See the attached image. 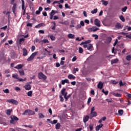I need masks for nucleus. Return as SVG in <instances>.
Instances as JSON below:
<instances>
[{
    "label": "nucleus",
    "instance_id": "nucleus-1",
    "mask_svg": "<svg viewBox=\"0 0 131 131\" xmlns=\"http://www.w3.org/2000/svg\"><path fill=\"white\" fill-rule=\"evenodd\" d=\"M35 112L30 110H26L25 111L24 113L23 114V115H34Z\"/></svg>",
    "mask_w": 131,
    "mask_h": 131
},
{
    "label": "nucleus",
    "instance_id": "nucleus-2",
    "mask_svg": "<svg viewBox=\"0 0 131 131\" xmlns=\"http://www.w3.org/2000/svg\"><path fill=\"white\" fill-rule=\"evenodd\" d=\"M21 10H23V15L24 16L26 14V8H25V2L24 0H21Z\"/></svg>",
    "mask_w": 131,
    "mask_h": 131
},
{
    "label": "nucleus",
    "instance_id": "nucleus-3",
    "mask_svg": "<svg viewBox=\"0 0 131 131\" xmlns=\"http://www.w3.org/2000/svg\"><path fill=\"white\" fill-rule=\"evenodd\" d=\"M39 79H42V80H46L48 77L43 73L40 72L38 73Z\"/></svg>",
    "mask_w": 131,
    "mask_h": 131
},
{
    "label": "nucleus",
    "instance_id": "nucleus-4",
    "mask_svg": "<svg viewBox=\"0 0 131 131\" xmlns=\"http://www.w3.org/2000/svg\"><path fill=\"white\" fill-rule=\"evenodd\" d=\"M37 52H34L32 53L31 56L27 59L28 62H30V61H32L34 59V57L37 55Z\"/></svg>",
    "mask_w": 131,
    "mask_h": 131
},
{
    "label": "nucleus",
    "instance_id": "nucleus-5",
    "mask_svg": "<svg viewBox=\"0 0 131 131\" xmlns=\"http://www.w3.org/2000/svg\"><path fill=\"white\" fill-rule=\"evenodd\" d=\"M11 120L10 121V123H15V120L16 121H18V120H19V118H18V117H17L16 116H12L11 117Z\"/></svg>",
    "mask_w": 131,
    "mask_h": 131
},
{
    "label": "nucleus",
    "instance_id": "nucleus-6",
    "mask_svg": "<svg viewBox=\"0 0 131 131\" xmlns=\"http://www.w3.org/2000/svg\"><path fill=\"white\" fill-rule=\"evenodd\" d=\"M7 102H8V103H11V104H14V105H18V101L13 99L7 100Z\"/></svg>",
    "mask_w": 131,
    "mask_h": 131
},
{
    "label": "nucleus",
    "instance_id": "nucleus-7",
    "mask_svg": "<svg viewBox=\"0 0 131 131\" xmlns=\"http://www.w3.org/2000/svg\"><path fill=\"white\" fill-rule=\"evenodd\" d=\"M57 13H58V11L56 10H52V11L50 13V19L52 20L55 14H57Z\"/></svg>",
    "mask_w": 131,
    "mask_h": 131
},
{
    "label": "nucleus",
    "instance_id": "nucleus-8",
    "mask_svg": "<svg viewBox=\"0 0 131 131\" xmlns=\"http://www.w3.org/2000/svg\"><path fill=\"white\" fill-rule=\"evenodd\" d=\"M94 24L97 26V27H101V21L98 19H95L94 20Z\"/></svg>",
    "mask_w": 131,
    "mask_h": 131
},
{
    "label": "nucleus",
    "instance_id": "nucleus-9",
    "mask_svg": "<svg viewBox=\"0 0 131 131\" xmlns=\"http://www.w3.org/2000/svg\"><path fill=\"white\" fill-rule=\"evenodd\" d=\"M61 93L62 96L64 97V96H67V94H68L67 92H66V89L63 88L61 91Z\"/></svg>",
    "mask_w": 131,
    "mask_h": 131
},
{
    "label": "nucleus",
    "instance_id": "nucleus-10",
    "mask_svg": "<svg viewBox=\"0 0 131 131\" xmlns=\"http://www.w3.org/2000/svg\"><path fill=\"white\" fill-rule=\"evenodd\" d=\"M24 67V64H19L16 67H14L15 69H17L18 70H20V69H22Z\"/></svg>",
    "mask_w": 131,
    "mask_h": 131
},
{
    "label": "nucleus",
    "instance_id": "nucleus-11",
    "mask_svg": "<svg viewBox=\"0 0 131 131\" xmlns=\"http://www.w3.org/2000/svg\"><path fill=\"white\" fill-rule=\"evenodd\" d=\"M24 88H25V90H26V91H29L30 90H31V85H30V84H26Z\"/></svg>",
    "mask_w": 131,
    "mask_h": 131
},
{
    "label": "nucleus",
    "instance_id": "nucleus-12",
    "mask_svg": "<svg viewBox=\"0 0 131 131\" xmlns=\"http://www.w3.org/2000/svg\"><path fill=\"white\" fill-rule=\"evenodd\" d=\"M104 84V83L103 82L100 81L97 85V88L98 89H100V90H102L103 89V85Z\"/></svg>",
    "mask_w": 131,
    "mask_h": 131
},
{
    "label": "nucleus",
    "instance_id": "nucleus-13",
    "mask_svg": "<svg viewBox=\"0 0 131 131\" xmlns=\"http://www.w3.org/2000/svg\"><path fill=\"white\" fill-rule=\"evenodd\" d=\"M17 9V4H13V6L12 7V12L13 13V14H15L16 13V9Z\"/></svg>",
    "mask_w": 131,
    "mask_h": 131
},
{
    "label": "nucleus",
    "instance_id": "nucleus-14",
    "mask_svg": "<svg viewBox=\"0 0 131 131\" xmlns=\"http://www.w3.org/2000/svg\"><path fill=\"white\" fill-rule=\"evenodd\" d=\"M23 56H27L28 55V52L27 51V50L26 48H24L23 49Z\"/></svg>",
    "mask_w": 131,
    "mask_h": 131
},
{
    "label": "nucleus",
    "instance_id": "nucleus-15",
    "mask_svg": "<svg viewBox=\"0 0 131 131\" xmlns=\"http://www.w3.org/2000/svg\"><path fill=\"white\" fill-rule=\"evenodd\" d=\"M97 116V112H92L90 114V117L93 118V117H96Z\"/></svg>",
    "mask_w": 131,
    "mask_h": 131
},
{
    "label": "nucleus",
    "instance_id": "nucleus-16",
    "mask_svg": "<svg viewBox=\"0 0 131 131\" xmlns=\"http://www.w3.org/2000/svg\"><path fill=\"white\" fill-rule=\"evenodd\" d=\"M43 26H46V24H45L44 23H41V24H39L37 25H36L35 26L36 28H39L40 27H42Z\"/></svg>",
    "mask_w": 131,
    "mask_h": 131
},
{
    "label": "nucleus",
    "instance_id": "nucleus-17",
    "mask_svg": "<svg viewBox=\"0 0 131 131\" xmlns=\"http://www.w3.org/2000/svg\"><path fill=\"white\" fill-rule=\"evenodd\" d=\"M89 118H90L89 116H86L84 117L83 119V122L84 123H86L87 121H89Z\"/></svg>",
    "mask_w": 131,
    "mask_h": 131
},
{
    "label": "nucleus",
    "instance_id": "nucleus-18",
    "mask_svg": "<svg viewBox=\"0 0 131 131\" xmlns=\"http://www.w3.org/2000/svg\"><path fill=\"white\" fill-rule=\"evenodd\" d=\"M68 37L69 38H71V39H73V38H75V35L74 34H72L71 33H70L68 35Z\"/></svg>",
    "mask_w": 131,
    "mask_h": 131
},
{
    "label": "nucleus",
    "instance_id": "nucleus-19",
    "mask_svg": "<svg viewBox=\"0 0 131 131\" xmlns=\"http://www.w3.org/2000/svg\"><path fill=\"white\" fill-rule=\"evenodd\" d=\"M122 27H123V26H121V24L118 23L116 24V28L117 29H122Z\"/></svg>",
    "mask_w": 131,
    "mask_h": 131
},
{
    "label": "nucleus",
    "instance_id": "nucleus-20",
    "mask_svg": "<svg viewBox=\"0 0 131 131\" xmlns=\"http://www.w3.org/2000/svg\"><path fill=\"white\" fill-rule=\"evenodd\" d=\"M112 94V95H113V96H115V97H120L122 96V95H121V94L116 93H114V92H113Z\"/></svg>",
    "mask_w": 131,
    "mask_h": 131
},
{
    "label": "nucleus",
    "instance_id": "nucleus-21",
    "mask_svg": "<svg viewBox=\"0 0 131 131\" xmlns=\"http://www.w3.org/2000/svg\"><path fill=\"white\" fill-rule=\"evenodd\" d=\"M103 124H100L99 125L97 126L96 127V130L99 131L100 130V128H101V127H103Z\"/></svg>",
    "mask_w": 131,
    "mask_h": 131
},
{
    "label": "nucleus",
    "instance_id": "nucleus-22",
    "mask_svg": "<svg viewBox=\"0 0 131 131\" xmlns=\"http://www.w3.org/2000/svg\"><path fill=\"white\" fill-rule=\"evenodd\" d=\"M65 83H69V80L68 79H64L61 80V84H65Z\"/></svg>",
    "mask_w": 131,
    "mask_h": 131
},
{
    "label": "nucleus",
    "instance_id": "nucleus-23",
    "mask_svg": "<svg viewBox=\"0 0 131 131\" xmlns=\"http://www.w3.org/2000/svg\"><path fill=\"white\" fill-rule=\"evenodd\" d=\"M68 78H69V79H75L76 77L74 75L70 74L69 75Z\"/></svg>",
    "mask_w": 131,
    "mask_h": 131
},
{
    "label": "nucleus",
    "instance_id": "nucleus-24",
    "mask_svg": "<svg viewBox=\"0 0 131 131\" xmlns=\"http://www.w3.org/2000/svg\"><path fill=\"white\" fill-rule=\"evenodd\" d=\"M11 112H12V109L7 110L6 111V113L8 116L11 115Z\"/></svg>",
    "mask_w": 131,
    "mask_h": 131
},
{
    "label": "nucleus",
    "instance_id": "nucleus-25",
    "mask_svg": "<svg viewBox=\"0 0 131 131\" xmlns=\"http://www.w3.org/2000/svg\"><path fill=\"white\" fill-rule=\"evenodd\" d=\"M12 77H13V78H15V79H19V76H18V74H12Z\"/></svg>",
    "mask_w": 131,
    "mask_h": 131
},
{
    "label": "nucleus",
    "instance_id": "nucleus-26",
    "mask_svg": "<svg viewBox=\"0 0 131 131\" xmlns=\"http://www.w3.org/2000/svg\"><path fill=\"white\" fill-rule=\"evenodd\" d=\"M118 62V59L116 58L115 59H113L111 61V63L112 64H115V63H117Z\"/></svg>",
    "mask_w": 131,
    "mask_h": 131
},
{
    "label": "nucleus",
    "instance_id": "nucleus-27",
    "mask_svg": "<svg viewBox=\"0 0 131 131\" xmlns=\"http://www.w3.org/2000/svg\"><path fill=\"white\" fill-rule=\"evenodd\" d=\"M87 49L89 50V51H92V49H93V45L89 44Z\"/></svg>",
    "mask_w": 131,
    "mask_h": 131
},
{
    "label": "nucleus",
    "instance_id": "nucleus-28",
    "mask_svg": "<svg viewBox=\"0 0 131 131\" xmlns=\"http://www.w3.org/2000/svg\"><path fill=\"white\" fill-rule=\"evenodd\" d=\"M41 42H42L43 43H49V40L47 39H45L43 40H41Z\"/></svg>",
    "mask_w": 131,
    "mask_h": 131
},
{
    "label": "nucleus",
    "instance_id": "nucleus-29",
    "mask_svg": "<svg viewBox=\"0 0 131 131\" xmlns=\"http://www.w3.org/2000/svg\"><path fill=\"white\" fill-rule=\"evenodd\" d=\"M18 72H19L20 76H23V75H24V70H19Z\"/></svg>",
    "mask_w": 131,
    "mask_h": 131
},
{
    "label": "nucleus",
    "instance_id": "nucleus-30",
    "mask_svg": "<svg viewBox=\"0 0 131 131\" xmlns=\"http://www.w3.org/2000/svg\"><path fill=\"white\" fill-rule=\"evenodd\" d=\"M72 96V94H69L68 96H64V98L66 100V101H68V99H69V98H70V97Z\"/></svg>",
    "mask_w": 131,
    "mask_h": 131
},
{
    "label": "nucleus",
    "instance_id": "nucleus-31",
    "mask_svg": "<svg viewBox=\"0 0 131 131\" xmlns=\"http://www.w3.org/2000/svg\"><path fill=\"white\" fill-rule=\"evenodd\" d=\"M48 37H50L51 40H55L56 39V37H55V36H54L53 35L48 36Z\"/></svg>",
    "mask_w": 131,
    "mask_h": 131
},
{
    "label": "nucleus",
    "instance_id": "nucleus-32",
    "mask_svg": "<svg viewBox=\"0 0 131 131\" xmlns=\"http://www.w3.org/2000/svg\"><path fill=\"white\" fill-rule=\"evenodd\" d=\"M60 126H61V125H60V123H57L55 126L56 129H60Z\"/></svg>",
    "mask_w": 131,
    "mask_h": 131
},
{
    "label": "nucleus",
    "instance_id": "nucleus-33",
    "mask_svg": "<svg viewBox=\"0 0 131 131\" xmlns=\"http://www.w3.org/2000/svg\"><path fill=\"white\" fill-rule=\"evenodd\" d=\"M98 12V9H94L93 10L91 11L92 14H97Z\"/></svg>",
    "mask_w": 131,
    "mask_h": 131
},
{
    "label": "nucleus",
    "instance_id": "nucleus-34",
    "mask_svg": "<svg viewBox=\"0 0 131 131\" xmlns=\"http://www.w3.org/2000/svg\"><path fill=\"white\" fill-rule=\"evenodd\" d=\"M126 59L127 61H130L131 60V55H129L126 57Z\"/></svg>",
    "mask_w": 131,
    "mask_h": 131
},
{
    "label": "nucleus",
    "instance_id": "nucleus-35",
    "mask_svg": "<svg viewBox=\"0 0 131 131\" xmlns=\"http://www.w3.org/2000/svg\"><path fill=\"white\" fill-rule=\"evenodd\" d=\"M79 53L80 54H82L83 53V49L81 47L79 48Z\"/></svg>",
    "mask_w": 131,
    "mask_h": 131
},
{
    "label": "nucleus",
    "instance_id": "nucleus-36",
    "mask_svg": "<svg viewBox=\"0 0 131 131\" xmlns=\"http://www.w3.org/2000/svg\"><path fill=\"white\" fill-rule=\"evenodd\" d=\"M120 19L122 21V22H124L125 21V19L124 18V17H123L122 15L120 16Z\"/></svg>",
    "mask_w": 131,
    "mask_h": 131
},
{
    "label": "nucleus",
    "instance_id": "nucleus-37",
    "mask_svg": "<svg viewBox=\"0 0 131 131\" xmlns=\"http://www.w3.org/2000/svg\"><path fill=\"white\" fill-rule=\"evenodd\" d=\"M28 97H32V91H29L27 93Z\"/></svg>",
    "mask_w": 131,
    "mask_h": 131
},
{
    "label": "nucleus",
    "instance_id": "nucleus-38",
    "mask_svg": "<svg viewBox=\"0 0 131 131\" xmlns=\"http://www.w3.org/2000/svg\"><path fill=\"white\" fill-rule=\"evenodd\" d=\"M89 128L90 129V131L93 130V129L94 128V125H93V124H91L89 125Z\"/></svg>",
    "mask_w": 131,
    "mask_h": 131
},
{
    "label": "nucleus",
    "instance_id": "nucleus-39",
    "mask_svg": "<svg viewBox=\"0 0 131 131\" xmlns=\"http://www.w3.org/2000/svg\"><path fill=\"white\" fill-rule=\"evenodd\" d=\"M38 115H39V118H45V116L42 114L39 113Z\"/></svg>",
    "mask_w": 131,
    "mask_h": 131
},
{
    "label": "nucleus",
    "instance_id": "nucleus-40",
    "mask_svg": "<svg viewBox=\"0 0 131 131\" xmlns=\"http://www.w3.org/2000/svg\"><path fill=\"white\" fill-rule=\"evenodd\" d=\"M118 113L120 115H122L123 114V110H119L118 111Z\"/></svg>",
    "mask_w": 131,
    "mask_h": 131
},
{
    "label": "nucleus",
    "instance_id": "nucleus-41",
    "mask_svg": "<svg viewBox=\"0 0 131 131\" xmlns=\"http://www.w3.org/2000/svg\"><path fill=\"white\" fill-rule=\"evenodd\" d=\"M19 81H25L26 80V78H25L24 79L18 77V79H17Z\"/></svg>",
    "mask_w": 131,
    "mask_h": 131
},
{
    "label": "nucleus",
    "instance_id": "nucleus-42",
    "mask_svg": "<svg viewBox=\"0 0 131 131\" xmlns=\"http://www.w3.org/2000/svg\"><path fill=\"white\" fill-rule=\"evenodd\" d=\"M4 93H5V94H9V93H10V91H9V89H7L5 90H3Z\"/></svg>",
    "mask_w": 131,
    "mask_h": 131
},
{
    "label": "nucleus",
    "instance_id": "nucleus-43",
    "mask_svg": "<svg viewBox=\"0 0 131 131\" xmlns=\"http://www.w3.org/2000/svg\"><path fill=\"white\" fill-rule=\"evenodd\" d=\"M92 36L93 37H95V39H98L99 38V36L97 34H93Z\"/></svg>",
    "mask_w": 131,
    "mask_h": 131
},
{
    "label": "nucleus",
    "instance_id": "nucleus-44",
    "mask_svg": "<svg viewBox=\"0 0 131 131\" xmlns=\"http://www.w3.org/2000/svg\"><path fill=\"white\" fill-rule=\"evenodd\" d=\"M35 41L36 42H38L39 43H40V42H41V40H40L39 39H38V38H36Z\"/></svg>",
    "mask_w": 131,
    "mask_h": 131
},
{
    "label": "nucleus",
    "instance_id": "nucleus-45",
    "mask_svg": "<svg viewBox=\"0 0 131 131\" xmlns=\"http://www.w3.org/2000/svg\"><path fill=\"white\" fill-rule=\"evenodd\" d=\"M97 30H99V28L96 27H93V32H95L97 31Z\"/></svg>",
    "mask_w": 131,
    "mask_h": 131
},
{
    "label": "nucleus",
    "instance_id": "nucleus-46",
    "mask_svg": "<svg viewBox=\"0 0 131 131\" xmlns=\"http://www.w3.org/2000/svg\"><path fill=\"white\" fill-rule=\"evenodd\" d=\"M102 5H103L104 6H107V5H108V1L102 2Z\"/></svg>",
    "mask_w": 131,
    "mask_h": 131
},
{
    "label": "nucleus",
    "instance_id": "nucleus-47",
    "mask_svg": "<svg viewBox=\"0 0 131 131\" xmlns=\"http://www.w3.org/2000/svg\"><path fill=\"white\" fill-rule=\"evenodd\" d=\"M62 24H64V25H69V22H68V21H65L62 23Z\"/></svg>",
    "mask_w": 131,
    "mask_h": 131
},
{
    "label": "nucleus",
    "instance_id": "nucleus-48",
    "mask_svg": "<svg viewBox=\"0 0 131 131\" xmlns=\"http://www.w3.org/2000/svg\"><path fill=\"white\" fill-rule=\"evenodd\" d=\"M88 30L89 32H92L93 31V27L92 28H90L88 29Z\"/></svg>",
    "mask_w": 131,
    "mask_h": 131
},
{
    "label": "nucleus",
    "instance_id": "nucleus-49",
    "mask_svg": "<svg viewBox=\"0 0 131 131\" xmlns=\"http://www.w3.org/2000/svg\"><path fill=\"white\" fill-rule=\"evenodd\" d=\"M79 70L78 69V68H74V73H76V72H78Z\"/></svg>",
    "mask_w": 131,
    "mask_h": 131
},
{
    "label": "nucleus",
    "instance_id": "nucleus-50",
    "mask_svg": "<svg viewBox=\"0 0 131 131\" xmlns=\"http://www.w3.org/2000/svg\"><path fill=\"white\" fill-rule=\"evenodd\" d=\"M126 10H127V7H125L122 9L123 12H126Z\"/></svg>",
    "mask_w": 131,
    "mask_h": 131
},
{
    "label": "nucleus",
    "instance_id": "nucleus-51",
    "mask_svg": "<svg viewBox=\"0 0 131 131\" xmlns=\"http://www.w3.org/2000/svg\"><path fill=\"white\" fill-rule=\"evenodd\" d=\"M124 83L123 84V83H122V81L120 80L119 82V85L120 86H122V85H124Z\"/></svg>",
    "mask_w": 131,
    "mask_h": 131
},
{
    "label": "nucleus",
    "instance_id": "nucleus-52",
    "mask_svg": "<svg viewBox=\"0 0 131 131\" xmlns=\"http://www.w3.org/2000/svg\"><path fill=\"white\" fill-rule=\"evenodd\" d=\"M59 98L60 99L61 102H63V101H64V98H63V96H62V95H60Z\"/></svg>",
    "mask_w": 131,
    "mask_h": 131
},
{
    "label": "nucleus",
    "instance_id": "nucleus-53",
    "mask_svg": "<svg viewBox=\"0 0 131 131\" xmlns=\"http://www.w3.org/2000/svg\"><path fill=\"white\" fill-rule=\"evenodd\" d=\"M58 122V121L57 120H54L53 122H51L52 124H56Z\"/></svg>",
    "mask_w": 131,
    "mask_h": 131
},
{
    "label": "nucleus",
    "instance_id": "nucleus-54",
    "mask_svg": "<svg viewBox=\"0 0 131 131\" xmlns=\"http://www.w3.org/2000/svg\"><path fill=\"white\" fill-rule=\"evenodd\" d=\"M76 60H77V58L76 57V56H74L72 59V61L75 62V61H76Z\"/></svg>",
    "mask_w": 131,
    "mask_h": 131
},
{
    "label": "nucleus",
    "instance_id": "nucleus-55",
    "mask_svg": "<svg viewBox=\"0 0 131 131\" xmlns=\"http://www.w3.org/2000/svg\"><path fill=\"white\" fill-rule=\"evenodd\" d=\"M92 102V98L89 97L88 101V104H90Z\"/></svg>",
    "mask_w": 131,
    "mask_h": 131
},
{
    "label": "nucleus",
    "instance_id": "nucleus-56",
    "mask_svg": "<svg viewBox=\"0 0 131 131\" xmlns=\"http://www.w3.org/2000/svg\"><path fill=\"white\" fill-rule=\"evenodd\" d=\"M58 19H59V17L57 16L56 15L53 16V20H57Z\"/></svg>",
    "mask_w": 131,
    "mask_h": 131
},
{
    "label": "nucleus",
    "instance_id": "nucleus-57",
    "mask_svg": "<svg viewBox=\"0 0 131 131\" xmlns=\"http://www.w3.org/2000/svg\"><path fill=\"white\" fill-rule=\"evenodd\" d=\"M15 91H21V89L20 88L16 86L15 88Z\"/></svg>",
    "mask_w": 131,
    "mask_h": 131
},
{
    "label": "nucleus",
    "instance_id": "nucleus-58",
    "mask_svg": "<svg viewBox=\"0 0 131 131\" xmlns=\"http://www.w3.org/2000/svg\"><path fill=\"white\" fill-rule=\"evenodd\" d=\"M80 25H81V26H84V22L83 21H81Z\"/></svg>",
    "mask_w": 131,
    "mask_h": 131
},
{
    "label": "nucleus",
    "instance_id": "nucleus-59",
    "mask_svg": "<svg viewBox=\"0 0 131 131\" xmlns=\"http://www.w3.org/2000/svg\"><path fill=\"white\" fill-rule=\"evenodd\" d=\"M27 26L28 27H32V24L28 23L27 24Z\"/></svg>",
    "mask_w": 131,
    "mask_h": 131
},
{
    "label": "nucleus",
    "instance_id": "nucleus-60",
    "mask_svg": "<svg viewBox=\"0 0 131 131\" xmlns=\"http://www.w3.org/2000/svg\"><path fill=\"white\" fill-rule=\"evenodd\" d=\"M34 50H35V46H32V48H31L32 52H33L34 51Z\"/></svg>",
    "mask_w": 131,
    "mask_h": 131
},
{
    "label": "nucleus",
    "instance_id": "nucleus-61",
    "mask_svg": "<svg viewBox=\"0 0 131 131\" xmlns=\"http://www.w3.org/2000/svg\"><path fill=\"white\" fill-rule=\"evenodd\" d=\"M76 28H77V29H78L79 28H81V25L80 24H79V25H77Z\"/></svg>",
    "mask_w": 131,
    "mask_h": 131
},
{
    "label": "nucleus",
    "instance_id": "nucleus-62",
    "mask_svg": "<svg viewBox=\"0 0 131 131\" xmlns=\"http://www.w3.org/2000/svg\"><path fill=\"white\" fill-rule=\"evenodd\" d=\"M7 28H8V26H5V27L1 28V29H3V30H6Z\"/></svg>",
    "mask_w": 131,
    "mask_h": 131
},
{
    "label": "nucleus",
    "instance_id": "nucleus-63",
    "mask_svg": "<svg viewBox=\"0 0 131 131\" xmlns=\"http://www.w3.org/2000/svg\"><path fill=\"white\" fill-rule=\"evenodd\" d=\"M91 95H93V96H95V91L91 90Z\"/></svg>",
    "mask_w": 131,
    "mask_h": 131
},
{
    "label": "nucleus",
    "instance_id": "nucleus-64",
    "mask_svg": "<svg viewBox=\"0 0 131 131\" xmlns=\"http://www.w3.org/2000/svg\"><path fill=\"white\" fill-rule=\"evenodd\" d=\"M126 28L128 31H129L131 30V27L126 26Z\"/></svg>",
    "mask_w": 131,
    "mask_h": 131
}]
</instances>
